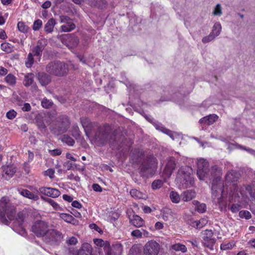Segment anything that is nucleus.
Returning a JSON list of instances; mask_svg holds the SVG:
<instances>
[{"mask_svg":"<svg viewBox=\"0 0 255 255\" xmlns=\"http://www.w3.org/2000/svg\"><path fill=\"white\" fill-rule=\"evenodd\" d=\"M197 175L200 180H204L211 176L214 178L212 184V198L214 203L219 206L220 210H225L227 207V203L223 199L224 185L221 179L222 174V170L215 166L210 171L209 170V162L203 158L197 159Z\"/></svg>","mask_w":255,"mask_h":255,"instance_id":"1","label":"nucleus"},{"mask_svg":"<svg viewBox=\"0 0 255 255\" xmlns=\"http://www.w3.org/2000/svg\"><path fill=\"white\" fill-rule=\"evenodd\" d=\"M15 215V208L11 205L9 198L5 196L2 197L0 200V222L7 224L8 221H13L14 226L19 227L21 229L20 234L24 236L26 232L22 227L24 219V214L19 212L16 217Z\"/></svg>","mask_w":255,"mask_h":255,"instance_id":"2","label":"nucleus"},{"mask_svg":"<svg viewBox=\"0 0 255 255\" xmlns=\"http://www.w3.org/2000/svg\"><path fill=\"white\" fill-rule=\"evenodd\" d=\"M31 231L37 237H42L45 242L52 245H58L64 237L61 232L50 228L49 223L42 220L35 221Z\"/></svg>","mask_w":255,"mask_h":255,"instance_id":"3","label":"nucleus"},{"mask_svg":"<svg viewBox=\"0 0 255 255\" xmlns=\"http://www.w3.org/2000/svg\"><path fill=\"white\" fill-rule=\"evenodd\" d=\"M238 178V177L237 176V173L234 171L229 172L226 175V181L228 183H229V182L233 183L232 184V186L230 187V192L229 193L228 197H225L224 186L222 188V190L223 191V199L226 201L227 203V198H228V200L230 202H233V201L239 202L240 195L242 196H244L246 194L245 193L243 192V191H241V189H240V191H238L239 188L237 187V185L235 183H233L235 181L237 180Z\"/></svg>","mask_w":255,"mask_h":255,"instance_id":"4","label":"nucleus"},{"mask_svg":"<svg viewBox=\"0 0 255 255\" xmlns=\"http://www.w3.org/2000/svg\"><path fill=\"white\" fill-rule=\"evenodd\" d=\"M192 169L186 166L179 170L176 178V182L180 188H187L193 185L194 179L192 175Z\"/></svg>","mask_w":255,"mask_h":255,"instance_id":"5","label":"nucleus"},{"mask_svg":"<svg viewBox=\"0 0 255 255\" xmlns=\"http://www.w3.org/2000/svg\"><path fill=\"white\" fill-rule=\"evenodd\" d=\"M68 71L67 65L60 61L51 62L46 66V71L55 76H64L67 74Z\"/></svg>","mask_w":255,"mask_h":255,"instance_id":"6","label":"nucleus"},{"mask_svg":"<svg viewBox=\"0 0 255 255\" xmlns=\"http://www.w3.org/2000/svg\"><path fill=\"white\" fill-rule=\"evenodd\" d=\"M157 160L153 156H150L140 167L141 174L149 177L155 172L157 166Z\"/></svg>","mask_w":255,"mask_h":255,"instance_id":"7","label":"nucleus"},{"mask_svg":"<svg viewBox=\"0 0 255 255\" xmlns=\"http://www.w3.org/2000/svg\"><path fill=\"white\" fill-rule=\"evenodd\" d=\"M161 249L160 244L154 240L148 241L143 247L144 255H158Z\"/></svg>","mask_w":255,"mask_h":255,"instance_id":"8","label":"nucleus"},{"mask_svg":"<svg viewBox=\"0 0 255 255\" xmlns=\"http://www.w3.org/2000/svg\"><path fill=\"white\" fill-rule=\"evenodd\" d=\"M33 192L36 193L39 192L45 196L52 198H57L61 194L59 190L51 187H41L39 188V190L34 188H33Z\"/></svg>","mask_w":255,"mask_h":255,"instance_id":"9","label":"nucleus"},{"mask_svg":"<svg viewBox=\"0 0 255 255\" xmlns=\"http://www.w3.org/2000/svg\"><path fill=\"white\" fill-rule=\"evenodd\" d=\"M175 167L176 163L174 158L173 157L169 158L167 159L165 167L163 172V176L165 179L170 177Z\"/></svg>","mask_w":255,"mask_h":255,"instance_id":"10","label":"nucleus"},{"mask_svg":"<svg viewBox=\"0 0 255 255\" xmlns=\"http://www.w3.org/2000/svg\"><path fill=\"white\" fill-rule=\"evenodd\" d=\"M60 22L64 23L61 26V30L62 32H69L75 28V25L72 20L68 16H61Z\"/></svg>","mask_w":255,"mask_h":255,"instance_id":"11","label":"nucleus"},{"mask_svg":"<svg viewBox=\"0 0 255 255\" xmlns=\"http://www.w3.org/2000/svg\"><path fill=\"white\" fill-rule=\"evenodd\" d=\"M46 45V41L45 39L39 40L37 42V45L31 50L30 53L35 57V60L39 61L40 57L42 55V51Z\"/></svg>","mask_w":255,"mask_h":255,"instance_id":"12","label":"nucleus"},{"mask_svg":"<svg viewBox=\"0 0 255 255\" xmlns=\"http://www.w3.org/2000/svg\"><path fill=\"white\" fill-rule=\"evenodd\" d=\"M109 134L106 133L97 132L92 139L97 145H101L106 143L108 140Z\"/></svg>","mask_w":255,"mask_h":255,"instance_id":"13","label":"nucleus"},{"mask_svg":"<svg viewBox=\"0 0 255 255\" xmlns=\"http://www.w3.org/2000/svg\"><path fill=\"white\" fill-rule=\"evenodd\" d=\"M153 125L157 129L168 134L173 140L179 139L181 138L179 134L175 132H172L169 130L164 128L160 124L154 123Z\"/></svg>","mask_w":255,"mask_h":255,"instance_id":"14","label":"nucleus"},{"mask_svg":"<svg viewBox=\"0 0 255 255\" xmlns=\"http://www.w3.org/2000/svg\"><path fill=\"white\" fill-rule=\"evenodd\" d=\"M218 116L215 114L210 115L200 120L199 123L202 125H210L213 124L218 119Z\"/></svg>","mask_w":255,"mask_h":255,"instance_id":"15","label":"nucleus"},{"mask_svg":"<svg viewBox=\"0 0 255 255\" xmlns=\"http://www.w3.org/2000/svg\"><path fill=\"white\" fill-rule=\"evenodd\" d=\"M129 222L136 228H140L144 224L143 220L139 216L134 215L131 217H129Z\"/></svg>","mask_w":255,"mask_h":255,"instance_id":"16","label":"nucleus"},{"mask_svg":"<svg viewBox=\"0 0 255 255\" xmlns=\"http://www.w3.org/2000/svg\"><path fill=\"white\" fill-rule=\"evenodd\" d=\"M196 196L194 190H187L184 191L181 194V200L184 202H188L193 199Z\"/></svg>","mask_w":255,"mask_h":255,"instance_id":"17","label":"nucleus"},{"mask_svg":"<svg viewBox=\"0 0 255 255\" xmlns=\"http://www.w3.org/2000/svg\"><path fill=\"white\" fill-rule=\"evenodd\" d=\"M37 79L41 85L46 86L51 81L50 77L46 73H38L37 75Z\"/></svg>","mask_w":255,"mask_h":255,"instance_id":"18","label":"nucleus"},{"mask_svg":"<svg viewBox=\"0 0 255 255\" xmlns=\"http://www.w3.org/2000/svg\"><path fill=\"white\" fill-rule=\"evenodd\" d=\"M18 191L21 195L29 199L36 201L39 199V197L37 194L31 193L26 189H18Z\"/></svg>","mask_w":255,"mask_h":255,"instance_id":"19","label":"nucleus"},{"mask_svg":"<svg viewBox=\"0 0 255 255\" xmlns=\"http://www.w3.org/2000/svg\"><path fill=\"white\" fill-rule=\"evenodd\" d=\"M120 217V214L116 211H110L107 215V220L112 223L114 226H116L115 223Z\"/></svg>","mask_w":255,"mask_h":255,"instance_id":"20","label":"nucleus"},{"mask_svg":"<svg viewBox=\"0 0 255 255\" xmlns=\"http://www.w3.org/2000/svg\"><path fill=\"white\" fill-rule=\"evenodd\" d=\"M131 196L136 199L146 200L147 196L146 194L141 192L135 189H131L130 191Z\"/></svg>","mask_w":255,"mask_h":255,"instance_id":"21","label":"nucleus"},{"mask_svg":"<svg viewBox=\"0 0 255 255\" xmlns=\"http://www.w3.org/2000/svg\"><path fill=\"white\" fill-rule=\"evenodd\" d=\"M56 24L55 20L53 18H50L44 25V31L47 33H51Z\"/></svg>","mask_w":255,"mask_h":255,"instance_id":"22","label":"nucleus"},{"mask_svg":"<svg viewBox=\"0 0 255 255\" xmlns=\"http://www.w3.org/2000/svg\"><path fill=\"white\" fill-rule=\"evenodd\" d=\"M93 241L97 247H104L105 251L110 249V243L107 241H104L101 239H95Z\"/></svg>","mask_w":255,"mask_h":255,"instance_id":"23","label":"nucleus"},{"mask_svg":"<svg viewBox=\"0 0 255 255\" xmlns=\"http://www.w3.org/2000/svg\"><path fill=\"white\" fill-rule=\"evenodd\" d=\"M62 121L61 123V127L60 128V129L58 130V132L57 134H59L61 132H63L66 131L67 127L69 125V121L68 118L66 116L62 117ZM54 132L56 133L55 131H54Z\"/></svg>","mask_w":255,"mask_h":255,"instance_id":"24","label":"nucleus"},{"mask_svg":"<svg viewBox=\"0 0 255 255\" xmlns=\"http://www.w3.org/2000/svg\"><path fill=\"white\" fill-rule=\"evenodd\" d=\"M162 219L164 221H168L173 216V213L171 210L168 208H164L161 211Z\"/></svg>","mask_w":255,"mask_h":255,"instance_id":"25","label":"nucleus"},{"mask_svg":"<svg viewBox=\"0 0 255 255\" xmlns=\"http://www.w3.org/2000/svg\"><path fill=\"white\" fill-rule=\"evenodd\" d=\"M3 172L8 177H11L16 171V168L13 165L3 166Z\"/></svg>","mask_w":255,"mask_h":255,"instance_id":"26","label":"nucleus"},{"mask_svg":"<svg viewBox=\"0 0 255 255\" xmlns=\"http://www.w3.org/2000/svg\"><path fill=\"white\" fill-rule=\"evenodd\" d=\"M34 75L33 73H28L24 76L23 84L26 87L31 85L34 82Z\"/></svg>","mask_w":255,"mask_h":255,"instance_id":"27","label":"nucleus"},{"mask_svg":"<svg viewBox=\"0 0 255 255\" xmlns=\"http://www.w3.org/2000/svg\"><path fill=\"white\" fill-rule=\"evenodd\" d=\"M208 222L207 218H202L199 220L195 221L192 222V226L196 228H201L205 226Z\"/></svg>","mask_w":255,"mask_h":255,"instance_id":"28","label":"nucleus"},{"mask_svg":"<svg viewBox=\"0 0 255 255\" xmlns=\"http://www.w3.org/2000/svg\"><path fill=\"white\" fill-rule=\"evenodd\" d=\"M60 218L68 223L75 224V218L70 214L67 213L59 214Z\"/></svg>","mask_w":255,"mask_h":255,"instance_id":"29","label":"nucleus"},{"mask_svg":"<svg viewBox=\"0 0 255 255\" xmlns=\"http://www.w3.org/2000/svg\"><path fill=\"white\" fill-rule=\"evenodd\" d=\"M169 197L171 201L174 203H178L181 200V195L180 196L177 192L174 191L170 192Z\"/></svg>","mask_w":255,"mask_h":255,"instance_id":"30","label":"nucleus"},{"mask_svg":"<svg viewBox=\"0 0 255 255\" xmlns=\"http://www.w3.org/2000/svg\"><path fill=\"white\" fill-rule=\"evenodd\" d=\"M41 198L45 201V202L49 203L52 207L56 210H61L62 208L59 206V205L56 202H55L53 200L44 197H41Z\"/></svg>","mask_w":255,"mask_h":255,"instance_id":"31","label":"nucleus"},{"mask_svg":"<svg viewBox=\"0 0 255 255\" xmlns=\"http://www.w3.org/2000/svg\"><path fill=\"white\" fill-rule=\"evenodd\" d=\"M171 248L172 250L176 251V252H181L182 253H186L187 252V248L184 245L176 243L173 245L171 246Z\"/></svg>","mask_w":255,"mask_h":255,"instance_id":"32","label":"nucleus"},{"mask_svg":"<svg viewBox=\"0 0 255 255\" xmlns=\"http://www.w3.org/2000/svg\"><path fill=\"white\" fill-rule=\"evenodd\" d=\"M34 56L33 55V53L30 52L29 53L25 62V66H26V67H31L34 63V61H37L35 60V57L34 58Z\"/></svg>","mask_w":255,"mask_h":255,"instance_id":"33","label":"nucleus"},{"mask_svg":"<svg viewBox=\"0 0 255 255\" xmlns=\"http://www.w3.org/2000/svg\"><path fill=\"white\" fill-rule=\"evenodd\" d=\"M222 26L220 22H216L213 26L212 32L211 33L215 37L218 36L221 31Z\"/></svg>","mask_w":255,"mask_h":255,"instance_id":"34","label":"nucleus"},{"mask_svg":"<svg viewBox=\"0 0 255 255\" xmlns=\"http://www.w3.org/2000/svg\"><path fill=\"white\" fill-rule=\"evenodd\" d=\"M17 27L20 32L24 33H27L29 29V27L22 21H19L17 23Z\"/></svg>","mask_w":255,"mask_h":255,"instance_id":"35","label":"nucleus"},{"mask_svg":"<svg viewBox=\"0 0 255 255\" xmlns=\"http://www.w3.org/2000/svg\"><path fill=\"white\" fill-rule=\"evenodd\" d=\"M0 47L2 51L7 53L11 52L13 50V46L11 44L7 42L2 43L0 45Z\"/></svg>","mask_w":255,"mask_h":255,"instance_id":"36","label":"nucleus"},{"mask_svg":"<svg viewBox=\"0 0 255 255\" xmlns=\"http://www.w3.org/2000/svg\"><path fill=\"white\" fill-rule=\"evenodd\" d=\"M235 246V242L234 241L223 243L220 248L222 250H227L232 249Z\"/></svg>","mask_w":255,"mask_h":255,"instance_id":"37","label":"nucleus"},{"mask_svg":"<svg viewBox=\"0 0 255 255\" xmlns=\"http://www.w3.org/2000/svg\"><path fill=\"white\" fill-rule=\"evenodd\" d=\"M16 78L12 74H8L5 78L6 83L10 86H13L16 83Z\"/></svg>","mask_w":255,"mask_h":255,"instance_id":"38","label":"nucleus"},{"mask_svg":"<svg viewBox=\"0 0 255 255\" xmlns=\"http://www.w3.org/2000/svg\"><path fill=\"white\" fill-rule=\"evenodd\" d=\"M193 204L196 205V210L199 213H203L205 211L206 206L204 203H200L197 201H194Z\"/></svg>","mask_w":255,"mask_h":255,"instance_id":"39","label":"nucleus"},{"mask_svg":"<svg viewBox=\"0 0 255 255\" xmlns=\"http://www.w3.org/2000/svg\"><path fill=\"white\" fill-rule=\"evenodd\" d=\"M128 255H141L139 247L138 245L133 246L130 249Z\"/></svg>","mask_w":255,"mask_h":255,"instance_id":"40","label":"nucleus"},{"mask_svg":"<svg viewBox=\"0 0 255 255\" xmlns=\"http://www.w3.org/2000/svg\"><path fill=\"white\" fill-rule=\"evenodd\" d=\"M216 240L215 239H209V240H203V244L204 246L207 247L210 250H213V246L215 243Z\"/></svg>","mask_w":255,"mask_h":255,"instance_id":"41","label":"nucleus"},{"mask_svg":"<svg viewBox=\"0 0 255 255\" xmlns=\"http://www.w3.org/2000/svg\"><path fill=\"white\" fill-rule=\"evenodd\" d=\"M203 240L213 239V232L211 230H206L203 232Z\"/></svg>","mask_w":255,"mask_h":255,"instance_id":"42","label":"nucleus"},{"mask_svg":"<svg viewBox=\"0 0 255 255\" xmlns=\"http://www.w3.org/2000/svg\"><path fill=\"white\" fill-rule=\"evenodd\" d=\"M62 140L63 142L70 146H73L75 143L74 139L68 135H64L62 138Z\"/></svg>","mask_w":255,"mask_h":255,"instance_id":"43","label":"nucleus"},{"mask_svg":"<svg viewBox=\"0 0 255 255\" xmlns=\"http://www.w3.org/2000/svg\"><path fill=\"white\" fill-rule=\"evenodd\" d=\"M231 145H232L235 148L243 149L246 150L247 151H248L251 154H252L253 156H255V150H253V149H252L251 148L242 147L241 145H239V144H238L237 143L231 144Z\"/></svg>","mask_w":255,"mask_h":255,"instance_id":"44","label":"nucleus"},{"mask_svg":"<svg viewBox=\"0 0 255 255\" xmlns=\"http://www.w3.org/2000/svg\"><path fill=\"white\" fill-rule=\"evenodd\" d=\"M42 25V20L38 19L34 21L32 25V29L34 31H37L41 27Z\"/></svg>","mask_w":255,"mask_h":255,"instance_id":"45","label":"nucleus"},{"mask_svg":"<svg viewBox=\"0 0 255 255\" xmlns=\"http://www.w3.org/2000/svg\"><path fill=\"white\" fill-rule=\"evenodd\" d=\"M81 124L83 127V128L85 129V131L86 132V135L88 136V132L87 131V128H89V127L90 126V122L89 119L86 118H82L81 120Z\"/></svg>","mask_w":255,"mask_h":255,"instance_id":"46","label":"nucleus"},{"mask_svg":"<svg viewBox=\"0 0 255 255\" xmlns=\"http://www.w3.org/2000/svg\"><path fill=\"white\" fill-rule=\"evenodd\" d=\"M66 243L68 245L74 246L78 243V240L75 237H70L66 239Z\"/></svg>","mask_w":255,"mask_h":255,"instance_id":"47","label":"nucleus"},{"mask_svg":"<svg viewBox=\"0 0 255 255\" xmlns=\"http://www.w3.org/2000/svg\"><path fill=\"white\" fill-rule=\"evenodd\" d=\"M80 251H83L92 254V247L90 244L88 243H84L82 245L81 249Z\"/></svg>","mask_w":255,"mask_h":255,"instance_id":"48","label":"nucleus"},{"mask_svg":"<svg viewBox=\"0 0 255 255\" xmlns=\"http://www.w3.org/2000/svg\"><path fill=\"white\" fill-rule=\"evenodd\" d=\"M91 5L97 6L100 8H103L105 7L107 4V1L106 3L104 4L100 0H95V1H91Z\"/></svg>","mask_w":255,"mask_h":255,"instance_id":"49","label":"nucleus"},{"mask_svg":"<svg viewBox=\"0 0 255 255\" xmlns=\"http://www.w3.org/2000/svg\"><path fill=\"white\" fill-rule=\"evenodd\" d=\"M54 169L52 168H49L43 172V175L44 176H48L50 179H53L54 177Z\"/></svg>","mask_w":255,"mask_h":255,"instance_id":"50","label":"nucleus"},{"mask_svg":"<svg viewBox=\"0 0 255 255\" xmlns=\"http://www.w3.org/2000/svg\"><path fill=\"white\" fill-rule=\"evenodd\" d=\"M239 216L241 218H245L246 219H250L252 216L250 212L246 210L241 211L239 212Z\"/></svg>","mask_w":255,"mask_h":255,"instance_id":"51","label":"nucleus"},{"mask_svg":"<svg viewBox=\"0 0 255 255\" xmlns=\"http://www.w3.org/2000/svg\"><path fill=\"white\" fill-rule=\"evenodd\" d=\"M163 183V181L161 180H156L152 182L151 186L153 189H159L162 186Z\"/></svg>","mask_w":255,"mask_h":255,"instance_id":"52","label":"nucleus"},{"mask_svg":"<svg viewBox=\"0 0 255 255\" xmlns=\"http://www.w3.org/2000/svg\"><path fill=\"white\" fill-rule=\"evenodd\" d=\"M222 13V11L221 5L220 4H217L213 11V14L214 15L220 16Z\"/></svg>","mask_w":255,"mask_h":255,"instance_id":"53","label":"nucleus"},{"mask_svg":"<svg viewBox=\"0 0 255 255\" xmlns=\"http://www.w3.org/2000/svg\"><path fill=\"white\" fill-rule=\"evenodd\" d=\"M52 104V102L51 101L45 98H44L41 101V105L44 108H49Z\"/></svg>","mask_w":255,"mask_h":255,"instance_id":"54","label":"nucleus"},{"mask_svg":"<svg viewBox=\"0 0 255 255\" xmlns=\"http://www.w3.org/2000/svg\"><path fill=\"white\" fill-rule=\"evenodd\" d=\"M215 36H214L213 34L211 33L209 35L203 37L202 39V42L203 43H207L213 40V39H215Z\"/></svg>","mask_w":255,"mask_h":255,"instance_id":"55","label":"nucleus"},{"mask_svg":"<svg viewBox=\"0 0 255 255\" xmlns=\"http://www.w3.org/2000/svg\"><path fill=\"white\" fill-rule=\"evenodd\" d=\"M16 115V112L14 110H10L6 113V117L10 120L13 119Z\"/></svg>","mask_w":255,"mask_h":255,"instance_id":"56","label":"nucleus"},{"mask_svg":"<svg viewBox=\"0 0 255 255\" xmlns=\"http://www.w3.org/2000/svg\"><path fill=\"white\" fill-rule=\"evenodd\" d=\"M131 235L132 236L135 237L136 238H140L142 237L141 230L136 229L135 230H133L131 232Z\"/></svg>","mask_w":255,"mask_h":255,"instance_id":"57","label":"nucleus"},{"mask_svg":"<svg viewBox=\"0 0 255 255\" xmlns=\"http://www.w3.org/2000/svg\"><path fill=\"white\" fill-rule=\"evenodd\" d=\"M240 207L239 204H234L231 206L230 210L233 213H237L239 211Z\"/></svg>","mask_w":255,"mask_h":255,"instance_id":"58","label":"nucleus"},{"mask_svg":"<svg viewBox=\"0 0 255 255\" xmlns=\"http://www.w3.org/2000/svg\"><path fill=\"white\" fill-rule=\"evenodd\" d=\"M72 207L77 208V209H80L82 208V204L78 201L75 200L72 202Z\"/></svg>","mask_w":255,"mask_h":255,"instance_id":"59","label":"nucleus"},{"mask_svg":"<svg viewBox=\"0 0 255 255\" xmlns=\"http://www.w3.org/2000/svg\"><path fill=\"white\" fill-rule=\"evenodd\" d=\"M62 197L64 200L68 202H72L73 199L72 196L67 194L63 195Z\"/></svg>","mask_w":255,"mask_h":255,"instance_id":"60","label":"nucleus"},{"mask_svg":"<svg viewBox=\"0 0 255 255\" xmlns=\"http://www.w3.org/2000/svg\"><path fill=\"white\" fill-rule=\"evenodd\" d=\"M93 189L97 192H101L102 191V187L98 184H94L93 185Z\"/></svg>","mask_w":255,"mask_h":255,"instance_id":"61","label":"nucleus"},{"mask_svg":"<svg viewBox=\"0 0 255 255\" xmlns=\"http://www.w3.org/2000/svg\"><path fill=\"white\" fill-rule=\"evenodd\" d=\"M7 73V70L2 66H0V76L5 75Z\"/></svg>","mask_w":255,"mask_h":255,"instance_id":"62","label":"nucleus"},{"mask_svg":"<svg viewBox=\"0 0 255 255\" xmlns=\"http://www.w3.org/2000/svg\"><path fill=\"white\" fill-rule=\"evenodd\" d=\"M22 109L23 111H29L31 110L30 104L28 103H25Z\"/></svg>","mask_w":255,"mask_h":255,"instance_id":"63","label":"nucleus"},{"mask_svg":"<svg viewBox=\"0 0 255 255\" xmlns=\"http://www.w3.org/2000/svg\"><path fill=\"white\" fill-rule=\"evenodd\" d=\"M163 224L161 222H157L155 224V228L156 230H160L163 228Z\"/></svg>","mask_w":255,"mask_h":255,"instance_id":"64","label":"nucleus"}]
</instances>
